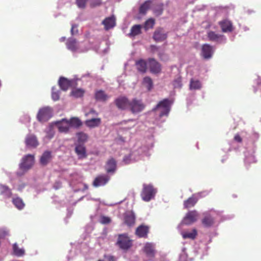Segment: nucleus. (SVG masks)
<instances>
[{
	"label": "nucleus",
	"mask_w": 261,
	"mask_h": 261,
	"mask_svg": "<svg viewBox=\"0 0 261 261\" xmlns=\"http://www.w3.org/2000/svg\"><path fill=\"white\" fill-rule=\"evenodd\" d=\"M173 102L172 100L168 98H165L160 101L152 109L155 120L161 122H164L165 119L163 118L168 116Z\"/></svg>",
	"instance_id": "1"
},
{
	"label": "nucleus",
	"mask_w": 261,
	"mask_h": 261,
	"mask_svg": "<svg viewBox=\"0 0 261 261\" xmlns=\"http://www.w3.org/2000/svg\"><path fill=\"white\" fill-rule=\"evenodd\" d=\"M203 215L204 218L202 220V223L205 227H212L216 222H220L233 218V216L230 215L223 216L222 212L213 210L204 213Z\"/></svg>",
	"instance_id": "2"
},
{
	"label": "nucleus",
	"mask_w": 261,
	"mask_h": 261,
	"mask_svg": "<svg viewBox=\"0 0 261 261\" xmlns=\"http://www.w3.org/2000/svg\"><path fill=\"white\" fill-rule=\"evenodd\" d=\"M156 192L157 189L154 188L151 184H144L141 196L144 201L148 202L154 199Z\"/></svg>",
	"instance_id": "3"
},
{
	"label": "nucleus",
	"mask_w": 261,
	"mask_h": 261,
	"mask_svg": "<svg viewBox=\"0 0 261 261\" xmlns=\"http://www.w3.org/2000/svg\"><path fill=\"white\" fill-rule=\"evenodd\" d=\"M145 107L142 100L134 98L129 101L128 110L133 114H137L143 111Z\"/></svg>",
	"instance_id": "4"
},
{
	"label": "nucleus",
	"mask_w": 261,
	"mask_h": 261,
	"mask_svg": "<svg viewBox=\"0 0 261 261\" xmlns=\"http://www.w3.org/2000/svg\"><path fill=\"white\" fill-rule=\"evenodd\" d=\"M116 245L120 249L127 250L132 247V241L129 239L127 234H121L118 236Z\"/></svg>",
	"instance_id": "5"
},
{
	"label": "nucleus",
	"mask_w": 261,
	"mask_h": 261,
	"mask_svg": "<svg viewBox=\"0 0 261 261\" xmlns=\"http://www.w3.org/2000/svg\"><path fill=\"white\" fill-rule=\"evenodd\" d=\"M53 116V110L50 107H47L39 110L37 114L39 121L44 122L47 121Z\"/></svg>",
	"instance_id": "6"
},
{
	"label": "nucleus",
	"mask_w": 261,
	"mask_h": 261,
	"mask_svg": "<svg viewBox=\"0 0 261 261\" xmlns=\"http://www.w3.org/2000/svg\"><path fill=\"white\" fill-rule=\"evenodd\" d=\"M34 163V156L28 154L24 156L21 159V162L19 164V168L23 171H27L33 166Z\"/></svg>",
	"instance_id": "7"
},
{
	"label": "nucleus",
	"mask_w": 261,
	"mask_h": 261,
	"mask_svg": "<svg viewBox=\"0 0 261 261\" xmlns=\"http://www.w3.org/2000/svg\"><path fill=\"white\" fill-rule=\"evenodd\" d=\"M207 37L209 41L218 44H225L227 40L226 37L224 35L217 34L213 31H207Z\"/></svg>",
	"instance_id": "8"
},
{
	"label": "nucleus",
	"mask_w": 261,
	"mask_h": 261,
	"mask_svg": "<svg viewBox=\"0 0 261 261\" xmlns=\"http://www.w3.org/2000/svg\"><path fill=\"white\" fill-rule=\"evenodd\" d=\"M198 213L196 211L189 212L184 217L181 222L178 225L177 228L179 229L182 225H189L197 220Z\"/></svg>",
	"instance_id": "9"
},
{
	"label": "nucleus",
	"mask_w": 261,
	"mask_h": 261,
	"mask_svg": "<svg viewBox=\"0 0 261 261\" xmlns=\"http://www.w3.org/2000/svg\"><path fill=\"white\" fill-rule=\"evenodd\" d=\"M214 53V49L211 45L205 43L201 47V56L205 60L212 58Z\"/></svg>",
	"instance_id": "10"
},
{
	"label": "nucleus",
	"mask_w": 261,
	"mask_h": 261,
	"mask_svg": "<svg viewBox=\"0 0 261 261\" xmlns=\"http://www.w3.org/2000/svg\"><path fill=\"white\" fill-rule=\"evenodd\" d=\"M110 179V176L108 174H101L97 176L93 182V185L95 187L103 186L106 185Z\"/></svg>",
	"instance_id": "11"
},
{
	"label": "nucleus",
	"mask_w": 261,
	"mask_h": 261,
	"mask_svg": "<svg viewBox=\"0 0 261 261\" xmlns=\"http://www.w3.org/2000/svg\"><path fill=\"white\" fill-rule=\"evenodd\" d=\"M54 123L57 126L59 132L67 133L69 132L70 126L67 119L63 118L61 120L54 122Z\"/></svg>",
	"instance_id": "12"
},
{
	"label": "nucleus",
	"mask_w": 261,
	"mask_h": 261,
	"mask_svg": "<svg viewBox=\"0 0 261 261\" xmlns=\"http://www.w3.org/2000/svg\"><path fill=\"white\" fill-rule=\"evenodd\" d=\"M129 100L125 96H120L115 100V103L117 107L121 110L128 109Z\"/></svg>",
	"instance_id": "13"
},
{
	"label": "nucleus",
	"mask_w": 261,
	"mask_h": 261,
	"mask_svg": "<svg viewBox=\"0 0 261 261\" xmlns=\"http://www.w3.org/2000/svg\"><path fill=\"white\" fill-rule=\"evenodd\" d=\"M53 159V156L51 151L45 150L40 156L39 163L41 166H45L51 162Z\"/></svg>",
	"instance_id": "14"
},
{
	"label": "nucleus",
	"mask_w": 261,
	"mask_h": 261,
	"mask_svg": "<svg viewBox=\"0 0 261 261\" xmlns=\"http://www.w3.org/2000/svg\"><path fill=\"white\" fill-rule=\"evenodd\" d=\"M117 169V162L112 158L108 160L105 166V170L107 173L110 175L114 174Z\"/></svg>",
	"instance_id": "15"
},
{
	"label": "nucleus",
	"mask_w": 261,
	"mask_h": 261,
	"mask_svg": "<svg viewBox=\"0 0 261 261\" xmlns=\"http://www.w3.org/2000/svg\"><path fill=\"white\" fill-rule=\"evenodd\" d=\"M135 220L136 215L133 211H127L124 214V222L128 226H133L135 224Z\"/></svg>",
	"instance_id": "16"
},
{
	"label": "nucleus",
	"mask_w": 261,
	"mask_h": 261,
	"mask_svg": "<svg viewBox=\"0 0 261 261\" xmlns=\"http://www.w3.org/2000/svg\"><path fill=\"white\" fill-rule=\"evenodd\" d=\"M148 62V66L151 73L156 74L161 72V65L156 60L153 58H150Z\"/></svg>",
	"instance_id": "17"
},
{
	"label": "nucleus",
	"mask_w": 261,
	"mask_h": 261,
	"mask_svg": "<svg viewBox=\"0 0 261 261\" xmlns=\"http://www.w3.org/2000/svg\"><path fill=\"white\" fill-rule=\"evenodd\" d=\"M167 38V34L165 32L162 28L156 30L153 35V39L156 42H162Z\"/></svg>",
	"instance_id": "18"
},
{
	"label": "nucleus",
	"mask_w": 261,
	"mask_h": 261,
	"mask_svg": "<svg viewBox=\"0 0 261 261\" xmlns=\"http://www.w3.org/2000/svg\"><path fill=\"white\" fill-rule=\"evenodd\" d=\"M25 143L26 146L28 147L36 148L39 145L37 137L33 134L27 135Z\"/></svg>",
	"instance_id": "19"
},
{
	"label": "nucleus",
	"mask_w": 261,
	"mask_h": 261,
	"mask_svg": "<svg viewBox=\"0 0 261 261\" xmlns=\"http://www.w3.org/2000/svg\"><path fill=\"white\" fill-rule=\"evenodd\" d=\"M75 152L79 160L85 159L87 156L86 149L84 144H75Z\"/></svg>",
	"instance_id": "20"
},
{
	"label": "nucleus",
	"mask_w": 261,
	"mask_h": 261,
	"mask_svg": "<svg viewBox=\"0 0 261 261\" xmlns=\"http://www.w3.org/2000/svg\"><path fill=\"white\" fill-rule=\"evenodd\" d=\"M73 82V80H69L67 78L61 76L59 80L58 84L61 90L66 91L72 86Z\"/></svg>",
	"instance_id": "21"
},
{
	"label": "nucleus",
	"mask_w": 261,
	"mask_h": 261,
	"mask_svg": "<svg viewBox=\"0 0 261 261\" xmlns=\"http://www.w3.org/2000/svg\"><path fill=\"white\" fill-rule=\"evenodd\" d=\"M144 251L148 257L153 258L155 254L154 244L151 243H146L144 247Z\"/></svg>",
	"instance_id": "22"
},
{
	"label": "nucleus",
	"mask_w": 261,
	"mask_h": 261,
	"mask_svg": "<svg viewBox=\"0 0 261 261\" xmlns=\"http://www.w3.org/2000/svg\"><path fill=\"white\" fill-rule=\"evenodd\" d=\"M102 24L106 30H109L116 25V18L114 15L107 17L102 21Z\"/></svg>",
	"instance_id": "23"
},
{
	"label": "nucleus",
	"mask_w": 261,
	"mask_h": 261,
	"mask_svg": "<svg viewBox=\"0 0 261 261\" xmlns=\"http://www.w3.org/2000/svg\"><path fill=\"white\" fill-rule=\"evenodd\" d=\"M223 33L231 32L233 30L232 24L229 20H223L219 22Z\"/></svg>",
	"instance_id": "24"
},
{
	"label": "nucleus",
	"mask_w": 261,
	"mask_h": 261,
	"mask_svg": "<svg viewBox=\"0 0 261 261\" xmlns=\"http://www.w3.org/2000/svg\"><path fill=\"white\" fill-rule=\"evenodd\" d=\"M66 45L67 49L72 52L75 53L78 51L77 41L75 38L73 37L69 38L66 43Z\"/></svg>",
	"instance_id": "25"
},
{
	"label": "nucleus",
	"mask_w": 261,
	"mask_h": 261,
	"mask_svg": "<svg viewBox=\"0 0 261 261\" xmlns=\"http://www.w3.org/2000/svg\"><path fill=\"white\" fill-rule=\"evenodd\" d=\"M149 232V227L147 226L141 225L136 230V234L139 238H146Z\"/></svg>",
	"instance_id": "26"
},
{
	"label": "nucleus",
	"mask_w": 261,
	"mask_h": 261,
	"mask_svg": "<svg viewBox=\"0 0 261 261\" xmlns=\"http://www.w3.org/2000/svg\"><path fill=\"white\" fill-rule=\"evenodd\" d=\"M198 199V198H197L195 195H193L192 196L184 201V207L188 208L193 206L197 203Z\"/></svg>",
	"instance_id": "27"
},
{
	"label": "nucleus",
	"mask_w": 261,
	"mask_h": 261,
	"mask_svg": "<svg viewBox=\"0 0 261 261\" xmlns=\"http://www.w3.org/2000/svg\"><path fill=\"white\" fill-rule=\"evenodd\" d=\"M101 123V119L99 118H92L87 120L85 124L89 127L94 128L98 126Z\"/></svg>",
	"instance_id": "28"
},
{
	"label": "nucleus",
	"mask_w": 261,
	"mask_h": 261,
	"mask_svg": "<svg viewBox=\"0 0 261 261\" xmlns=\"http://www.w3.org/2000/svg\"><path fill=\"white\" fill-rule=\"evenodd\" d=\"M68 122L70 127L74 128H78L82 125L81 120L77 117H72L70 119H68Z\"/></svg>",
	"instance_id": "29"
},
{
	"label": "nucleus",
	"mask_w": 261,
	"mask_h": 261,
	"mask_svg": "<svg viewBox=\"0 0 261 261\" xmlns=\"http://www.w3.org/2000/svg\"><path fill=\"white\" fill-rule=\"evenodd\" d=\"M12 203L19 210H22L25 206V204L23 202L22 199L18 196H16L13 198Z\"/></svg>",
	"instance_id": "30"
},
{
	"label": "nucleus",
	"mask_w": 261,
	"mask_h": 261,
	"mask_svg": "<svg viewBox=\"0 0 261 261\" xmlns=\"http://www.w3.org/2000/svg\"><path fill=\"white\" fill-rule=\"evenodd\" d=\"M121 124L122 125H126V126H123V128L124 130H128L133 128L136 125L137 122L135 119H128L122 121Z\"/></svg>",
	"instance_id": "31"
},
{
	"label": "nucleus",
	"mask_w": 261,
	"mask_h": 261,
	"mask_svg": "<svg viewBox=\"0 0 261 261\" xmlns=\"http://www.w3.org/2000/svg\"><path fill=\"white\" fill-rule=\"evenodd\" d=\"M136 65L138 70L141 73H145L147 69L146 62L143 60L140 59L136 62Z\"/></svg>",
	"instance_id": "32"
},
{
	"label": "nucleus",
	"mask_w": 261,
	"mask_h": 261,
	"mask_svg": "<svg viewBox=\"0 0 261 261\" xmlns=\"http://www.w3.org/2000/svg\"><path fill=\"white\" fill-rule=\"evenodd\" d=\"M0 193L5 197L9 198L12 195L11 189L7 186L0 184Z\"/></svg>",
	"instance_id": "33"
},
{
	"label": "nucleus",
	"mask_w": 261,
	"mask_h": 261,
	"mask_svg": "<svg viewBox=\"0 0 261 261\" xmlns=\"http://www.w3.org/2000/svg\"><path fill=\"white\" fill-rule=\"evenodd\" d=\"M141 25L140 24H135L133 25L131 29L130 33L128 34L129 37H134L140 34L141 32Z\"/></svg>",
	"instance_id": "34"
},
{
	"label": "nucleus",
	"mask_w": 261,
	"mask_h": 261,
	"mask_svg": "<svg viewBox=\"0 0 261 261\" xmlns=\"http://www.w3.org/2000/svg\"><path fill=\"white\" fill-rule=\"evenodd\" d=\"M181 234L182 238L185 239H190L192 240L194 239L197 236V231L195 229H193L191 232L182 231Z\"/></svg>",
	"instance_id": "35"
},
{
	"label": "nucleus",
	"mask_w": 261,
	"mask_h": 261,
	"mask_svg": "<svg viewBox=\"0 0 261 261\" xmlns=\"http://www.w3.org/2000/svg\"><path fill=\"white\" fill-rule=\"evenodd\" d=\"M201 88V82L197 80L192 79L190 82V89L192 90H199Z\"/></svg>",
	"instance_id": "36"
},
{
	"label": "nucleus",
	"mask_w": 261,
	"mask_h": 261,
	"mask_svg": "<svg viewBox=\"0 0 261 261\" xmlns=\"http://www.w3.org/2000/svg\"><path fill=\"white\" fill-rule=\"evenodd\" d=\"M150 4V1H147L142 4L139 8V13L145 15L147 10L149 9Z\"/></svg>",
	"instance_id": "37"
},
{
	"label": "nucleus",
	"mask_w": 261,
	"mask_h": 261,
	"mask_svg": "<svg viewBox=\"0 0 261 261\" xmlns=\"http://www.w3.org/2000/svg\"><path fill=\"white\" fill-rule=\"evenodd\" d=\"M13 251L15 255L20 257L24 254V250L23 248H19L17 243L13 245Z\"/></svg>",
	"instance_id": "38"
},
{
	"label": "nucleus",
	"mask_w": 261,
	"mask_h": 261,
	"mask_svg": "<svg viewBox=\"0 0 261 261\" xmlns=\"http://www.w3.org/2000/svg\"><path fill=\"white\" fill-rule=\"evenodd\" d=\"M152 147V144L150 146L141 147L138 149V152L139 153H141V155L142 156L145 155L148 156L150 155L149 151Z\"/></svg>",
	"instance_id": "39"
},
{
	"label": "nucleus",
	"mask_w": 261,
	"mask_h": 261,
	"mask_svg": "<svg viewBox=\"0 0 261 261\" xmlns=\"http://www.w3.org/2000/svg\"><path fill=\"white\" fill-rule=\"evenodd\" d=\"M95 97L98 101H105L107 98V95L103 91L99 90L95 93Z\"/></svg>",
	"instance_id": "40"
},
{
	"label": "nucleus",
	"mask_w": 261,
	"mask_h": 261,
	"mask_svg": "<svg viewBox=\"0 0 261 261\" xmlns=\"http://www.w3.org/2000/svg\"><path fill=\"white\" fill-rule=\"evenodd\" d=\"M143 83L149 91L152 88L153 82L152 79L150 77L146 76L144 77Z\"/></svg>",
	"instance_id": "41"
},
{
	"label": "nucleus",
	"mask_w": 261,
	"mask_h": 261,
	"mask_svg": "<svg viewBox=\"0 0 261 261\" xmlns=\"http://www.w3.org/2000/svg\"><path fill=\"white\" fill-rule=\"evenodd\" d=\"M51 98L54 101H57L60 98V91L56 89L55 87L51 89Z\"/></svg>",
	"instance_id": "42"
},
{
	"label": "nucleus",
	"mask_w": 261,
	"mask_h": 261,
	"mask_svg": "<svg viewBox=\"0 0 261 261\" xmlns=\"http://www.w3.org/2000/svg\"><path fill=\"white\" fill-rule=\"evenodd\" d=\"M246 135V133L244 132H242L240 134H236L234 137V141L237 143H241L243 139H248Z\"/></svg>",
	"instance_id": "43"
},
{
	"label": "nucleus",
	"mask_w": 261,
	"mask_h": 261,
	"mask_svg": "<svg viewBox=\"0 0 261 261\" xmlns=\"http://www.w3.org/2000/svg\"><path fill=\"white\" fill-rule=\"evenodd\" d=\"M76 137L77 138V140L79 143H84L88 139V135L83 133V132H79L76 134Z\"/></svg>",
	"instance_id": "44"
},
{
	"label": "nucleus",
	"mask_w": 261,
	"mask_h": 261,
	"mask_svg": "<svg viewBox=\"0 0 261 261\" xmlns=\"http://www.w3.org/2000/svg\"><path fill=\"white\" fill-rule=\"evenodd\" d=\"M245 163L246 164H250L252 163H255L256 160L254 155L253 154H249L248 153L246 152L245 153Z\"/></svg>",
	"instance_id": "45"
},
{
	"label": "nucleus",
	"mask_w": 261,
	"mask_h": 261,
	"mask_svg": "<svg viewBox=\"0 0 261 261\" xmlns=\"http://www.w3.org/2000/svg\"><path fill=\"white\" fill-rule=\"evenodd\" d=\"M84 91L82 89H76L71 92V95L75 98H80L83 96Z\"/></svg>",
	"instance_id": "46"
},
{
	"label": "nucleus",
	"mask_w": 261,
	"mask_h": 261,
	"mask_svg": "<svg viewBox=\"0 0 261 261\" xmlns=\"http://www.w3.org/2000/svg\"><path fill=\"white\" fill-rule=\"evenodd\" d=\"M173 85L174 88H181L182 84L181 77L180 76H177L173 81Z\"/></svg>",
	"instance_id": "47"
},
{
	"label": "nucleus",
	"mask_w": 261,
	"mask_h": 261,
	"mask_svg": "<svg viewBox=\"0 0 261 261\" xmlns=\"http://www.w3.org/2000/svg\"><path fill=\"white\" fill-rule=\"evenodd\" d=\"M88 1V0H76V4L79 8L84 9Z\"/></svg>",
	"instance_id": "48"
},
{
	"label": "nucleus",
	"mask_w": 261,
	"mask_h": 261,
	"mask_svg": "<svg viewBox=\"0 0 261 261\" xmlns=\"http://www.w3.org/2000/svg\"><path fill=\"white\" fill-rule=\"evenodd\" d=\"M77 24L72 23L70 33L72 36L78 34L79 30L77 29Z\"/></svg>",
	"instance_id": "49"
},
{
	"label": "nucleus",
	"mask_w": 261,
	"mask_h": 261,
	"mask_svg": "<svg viewBox=\"0 0 261 261\" xmlns=\"http://www.w3.org/2000/svg\"><path fill=\"white\" fill-rule=\"evenodd\" d=\"M133 155V153H131L128 155L125 156L123 159V162L125 164H129L132 162L133 159L132 156Z\"/></svg>",
	"instance_id": "50"
},
{
	"label": "nucleus",
	"mask_w": 261,
	"mask_h": 261,
	"mask_svg": "<svg viewBox=\"0 0 261 261\" xmlns=\"http://www.w3.org/2000/svg\"><path fill=\"white\" fill-rule=\"evenodd\" d=\"M154 24V20L152 18L148 19L145 23V28L146 29L153 28Z\"/></svg>",
	"instance_id": "51"
},
{
	"label": "nucleus",
	"mask_w": 261,
	"mask_h": 261,
	"mask_svg": "<svg viewBox=\"0 0 261 261\" xmlns=\"http://www.w3.org/2000/svg\"><path fill=\"white\" fill-rule=\"evenodd\" d=\"M98 261H117L116 258L111 255H105L104 259H99Z\"/></svg>",
	"instance_id": "52"
},
{
	"label": "nucleus",
	"mask_w": 261,
	"mask_h": 261,
	"mask_svg": "<svg viewBox=\"0 0 261 261\" xmlns=\"http://www.w3.org/2000/svg\"><path fill=\"white\" fill-rule=\"evenodd\" d=\"M111 220L110 218L107 217V216H102L100 217L99 222L101 224H107L110 223L111 222Z\"/></svg>",
	"instance_id": "53"
},
{
	"label": "nucleus",
	"mask_w": 261,
	"mask_h": 261,
	"mask_svg": "<svg viewBox=\"0 0 261 261\" xmlns=\"http://www.w3.org/2000/svg\"><path fill=\"white\" fill-rule=\"evenodd\" d=\"M30 121V117L27 114L23 115L20 118V121L22 123L27 124L29 123Z\"/></svg>",
	"instance_id": "54"
},
{
	"label": "nucleus",
	"mask_w": 261,
	"mask_h": 261,
	"mask_svg": "<svg viewBox=\"0 0 261 261\" xmlns=\"http://www.w3.org/2000/svg\"><path fill=\"white\" fill-rule=\"evenodd\" d=\"M101 4V0H91L90 6L92 7H95L99 6Z\"/></svg>",
	"instance_id": "55"
},
{
	"label": "nucleus",
	"mask_w": 261,
	"mask_h": 261,
	"mask_svg": "<svg viewBox=\"0 0 261 261\" xmlns=\"http://www.w3.org/2000/svg\"><path fill=\"white\" fill-rule=\"evenodd\" d=\"M54 131L51 128H50L46 133V137L50 139L54 136Z\"/></svg>",
	"instance_id": "56"
},
{
	"label": "nucleus",
	"mask_w": 261,
	"mask_h": 261,
	"mask_svg": "<svg viewBox=\"0 0 261 261\" xmlns=\"http://www.w3.org/2000/svg\"><path fill=\"white\" fill-rule=\"evenodd\" d=\"M61 187H62V183L59 180L56 181L53 186V188L55 190H58V189H60Z\"/></svg>",
	"instance_id": "57"
},
{
	"label": "nucleus",
	"mask_w": 261,
	"mask_h": 261,
	"mask_svg": "<svg viewBox=\"0 0 261 261\" xmlns=\"http://www.w3.org/2000/svg\"><path fill=\"white\" fill-rule=\"evenodd\" d=\"M162 13H163V9L160 7L158 8H156L154 10V13L156 15H158V16L162 14Z\"/></svg>",
	"instance_id": "58"
},
{
	"label": "nucleus",
	"mask_w": 261,
	"mask_h": 261,
	"mask_svg": "<svg viewBox=\"0 0 261 261\" xmlns=\"http://www.w3.org/2000/svg\"><path fill=\"white\" fill-rule=\"evenodd\" d=\"M185 250H186V248H183L182 249V251L183 252V254H181L180 255V257L181 258H182L183 260H186L187 257V255L185 253Z\"/></svg>",
	"instance_id": "59"
},
{
	"label": "nucleus",
	"mask_w": 261,
	"mask_h": 261,
	"mask_svg": "<svg viewBox=\"0 0 261 261\" xmlns=\"http://www.w3.org/2000/svg\"><path fill=\"white\" fill-rule=\"evenodd\" d=\"M208 194V192L203 191L202 192L198 193V195L199 196V197H202L207 195Z\"/></svg>",
	"instance_id": "60"
},
{
	"label": "nucleus",
	"mask_w": 261,
	"mask_h": 261,
	"mask_svg": "<svg viewBox=\"0 0 261 261\" xmlns=\"http://www.w3.org/2000/svg\"><path fill=\"white\" fill-rule=\"evenodd\" d=\"M259 137V135L257 133H253L252 136V139L253 140H256Z\"/></svg>",
	"instance_id": "61"
},
{
	"label": "nucleus",
	"mask_w": 261,
	"mask_h": 261,
	"mask_svg": "<svg viewBox=\"0 0 261 261\" xmlns=\"http://www.w3.org/2000/svg\"><path fill=\"white\" fill-rule=\"evenodd\" d=\"M72 214V211H70L69 209L68 210V213H67V218H69L71 215Z\"/></svg>",
	"instance_id": "62"
},
{
	"label": "nucleus",
	"mask_w": 261,
	"mask_h": 261,
	"mask_svg": "<svg viewBox=\"0 0 261 261\" xmlns=\"http://www.w3.org/2000/svg\"><path fill=\"white\" fill-rule=\"evenodd\" d=\"M88 185H86V184H84V188H83V189L82 190V191H84L85 190H86L88 189Z\"/></svg>",
	"instance_id": "63"
},
{
	"label": "nucleus",
	"mask_w": 261,
	"mask_h": 261,
	"mask_svg": "<svg viewBox=\"0 0 261 261\" xmlns=\"http://www.w3.org/2000/svg\"><path fill=\"white\" fill-rule=\"evenodd\" d=\"M64 1L65 0H60L59 2V6H61V5L65 4Z\"/></svg>",
	"instance_id": "64"
}]
</instances>
